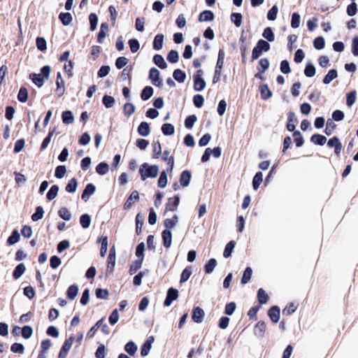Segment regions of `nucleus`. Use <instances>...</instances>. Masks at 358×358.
I'll use <instances>...</instances> for the list:
<instances>
[{
    "instance_id": "nucleus-30",
    "label": "nucleus",
    "mask_w": 358,
    "mask_h": 358,
    "mask_svg": "<svg viewBox=\"0 0 358 358\" xmlns=\"http://www.w3.org/2000/svg\"><path fill=\"white\" fill-rule=\"evenodd\" d=\"M20 234L17 229H14L12 234L8 237L7 243L8 245H12L17 243L20 240Z\"/></svg>"
},
{
    "instance_id": "nucleus-54",
    "label": "nucleus",
    "mask_w": 358,
    "mask_h": 358,
    "mask_svg": "<svg viewBox=\"0 0 358 358\" xmlns=\"http://www.w3.org/2000/svg\"><path fill=\"white\" fill-rule=\"evenodd\" d=\"M21 334L24 338L28 339L33 334V329L30 326H24L21 329Z\"/></svg>"
},
{
    "instance_id": "nucleus-56",
    "label": "nucleus",
    "mask_w": 358,
    "mask_h": 358,
    "mask_svg": "<svg viewBox=\"0 0 358 358\" xmlns=\"http://www.w3.org/2000/svg\"><path fill=\"white\" fill-rule=\"evenodd\" d=\"M197 117L195 115L188 116L185 121V126L187 129H192L196 122Z\"/></svg>"
},
{
    "instance_id": "nucleus-8",
    "label": "nucleus",
    "mask_w": 358,
    "mask_h": 358,
    "mask_svg": "<svg viewBox=\"0 0 358 358\" xmlns=\"http://www.w3.org/2000/svg\"><path fill=\"white\" fill-rule=\"evenodd\" d=\"M327 145L329 148H335V152L337 155L340 154L343 148L339 139L336 136L328 141Z\"/></svg>"
},
{
    "instance_id": "nucleus-34",
    "label": "nucleus",
    "mask_w": 358,
    "mask_h": 358,
    "mask_svg": "<svg viewBox=\"0 0 358 358\" xmlns=\"http://www.w3.org/2000/svg\"><path fill=\"white\" fill-rule=\"evenodd\" d=\"M235 245L236 243L234 241H231L229 243L227 244L223 253V256L225 258H228L231 255V253L235 248Z\"/></svg>"
},
{
    "instance_id": "nucleus-4",
    "label": "nucleus",
    "mask_w": 358,
    "mask_h": 358,
    "mask_svg": "<svg viewBox=\"0 0 358 358\" xmlns=\"http://www.w3.org/2000/svg\"><path fill=\"white\" fill-rule=\"evenodd\" d=\"M203 71L201 70H199L193 76L194 80V90L196 92L202 91L206 85V83L203 78H202Z\"/></svg>"
},
{
    "instance_id": "nucleus-44",
    "label": "nucleus",
    "mask_w": 358,
    "mask_h": 358,
    "mask_svg": "<svg viewBox=\"0 0 358 358\" xmlns=\"http://www.w3.org/2000/svg\"><path fill=\"white\" fill-rule=\"evenodd\" d=\"M43 208L41 206H38L36 209V212L31 215V220L34 222H37L43 218Z\"/></svg>"
},
{
    "instance_id": "nucleus-33",
    "label": "nucleus",
    "mask_w": 358,
    "mask_h": 358,
    "mask_svg": "<svg viewBox=\"0 0 358 358\" xmlns=\"http://www.w3.org/2000/svg\"><path fill=\"white\" fill-rule=\"evenodd\" d=\"M257 298L259 303L265 304L267 303L269 297L266 292L262 288H260L257 292Z\"/></svg>"
},
{
    "instance_id": "nucleus-23",
    "label": "nucleus",
    "mask_w": 358,
    "mask_h": 358,
    "mask_svg": "<svg viewBox=\"0 0 358 358\" xmlns=\"http://www.w3.org/2000/svg\"><path fill=\"white\" fill-rule=\"evenodd\" d=\"M56 84H57V91L59 92V95L62 96L64 94V92L65 83H64V80L62 78L61 73H59V72L57 73V75Z\"/></svg>"
},
{
    "instance_id": "nucleus-10",
    "label": "nucleus",
    "mask_w": 358,
    "mask_h": 358,
    "mask_svg": "<svg viewBox=\"0 0 358 358\" xmlns=\"http://www.w3.org/2000/svg\"><path fill=\"white\" fill-rule=\"evenodd\" d=\"M266 331V324L264 322L260 321L257 323L255 327L254 333L255 336L259 338H262L264 336Z\"/></svg>"
},
{
    "instance_id": "nucleus-64",
    "label": "nucleus",
    "mask_w": 358,
    "mask_h": 358,
    "mask_svg": "<svg viewBox=\"0 0 358 358\" xmlns=\"http://www.w3.org/2000/svg\"><path fill=\"white\" fill-rule=\"evenodd\" d=\"M96 358H105L106 357V348L104 345L100 344L95 352Z\"/></svg>"
},
{
    "instance_id": "nucleus-36",
    "label": "nucleus",
    "mask_w": 358,
    "mask_h": 358,
    "mask_svg": "<svg viewBox=\"0 0 358 358\" xmlns=\"http://www.w3.org/2000/svg\"><path fill=\"white\" fill-rule=\"evenodd\" d=\"M192 273V267L187 266L186 267L182 272L180 282L183 283L186 282L190 277Z\"/></svg>"
},
{
    "instance_id": "nucleus-40",
    "label": "nucleus",
    "mask_w": 358,
    "mask_h": 358,
    "mask_svg": "<svg viewBox=\"0 0 358 358\" xmlns=\"http://www.w3.org/2000/svg\"><path fill=\"white\" fill-rule=\"evenodd\" d=\"M78 185V182L76 178H71L67 185L66 186V191L70 193H73L76 192Z\"/></svg>"
},
{
    "instance_id": "nucleus-60",
    "label": "nucleus",
    "mask_w": 358,
    "mask_h": 358,
    "mask_svg": "<svg viewBox=\"0 0 358 358\" xmlns=\"http://www.w3.org/2000/svg\"><path fill=\"white\" fill-rule=\"evenodd\" d=\"M257 48H259L262 52H267L270 49V45L268 42L264 40H259L257 43Z\"/></svg>"
},
{
    "instance_id": "nucleus-27",
    "label": "nucleus",
    "mask_w": 358,
    "mask_h": 358,
    "mask_svg": "<svg viewBox=\"0 0 358 358\" xmlns=\"http://www.w3.org/2000/svg\"><path fill=\"white\" fill-rule=\"evenodd\" d=\"M310 141L315 144L323 145L327 141V138L320 134H314L311 136Z\"/></svg>"
},
{
    "instance_id": "nucleus-22",
    "label": "nucleus",
    "mask_w": 358,
    "mask_h": 358,
    "mask_svg": "<svg viewBox=\"0 0 358 358\" xmlns=\"http://www.w3.org/2000/svg\"><path fill=\"white\" fill-rule=\"evenodd\" d=\"M338 76L337 71L335 69H331L328 73L324 76L323 83L325 85L329 84L333 80L336 78Z\"/></svg>"
},
{
    "instance_id": "nucleus-57",
    "label": "nucleus",
    "mask_w": 358,
    "mask_h": 358,
    "mask_svg": "<svg viewBox=\"0 0 358 358\" xmlns=\"http://www.w3.org/2000/svg\"><path fill=\"white\" fill-rule=\"evenodd\" d=\"M316 70L312 64H308L304 70V74L308 78L313 77L315 75Z\"/></svg>"
},
{
    "instance_id": "nucleus-47",
    "label": "nucleus",
    "mask_w": 358,
    "mask_h": 358,
    "mask_svg": "<svg viewBox=\"0 0 358 358\" xmlns=\"http://www.w3.org/2000/svg\"><path fill=\"white\" fill-rule=\"evenodd\" d=\"M18 100L22 103H25L28 99V92L25 87H21L17 94Z\"/></svg>"
},
{
    "instance_id": "nucleus-16",
    "label": "nucleus",
    "mask_w": 358,
    "mask_h": 358,
    "mask_svg": "<svg viewBox=\"0 0 358 358\" xmlns=\"http://www.w3.org/2000/svg\"><path fill=\"white\" fill-rule=\"evenodd\" d=\"M178 222V215H175L173 216L172 218H167L164 220V224L166 227L165 230H169L171 231V229H173L177 223Z\"/></svg>"
},
{
    "instance_id": "nucleus-31",
    "label": "nucleus",
    "mask_w": 358,
    "mask_h": 358,
    "mask_svg": "<svg viewBox=\"0 0 358 358\" xmlns=\"http://www.w3.org/2000/svg\"><path fill=\"white\" fill-rule=\"evenodd\" d=\"M217 266V261L215 259H210L204 266L206 273H211Z\"/></svg>"
},
{
    "instance_id": "nucleus-9",
    "label": "nucleus",
    "mask_w": 358,
    "mask_h": 358,
    "mask_svg": "<svg viewBox=\"0 0 358 358\" xmlns=\"http://www.w3.org/2000/svg\"><path fill=\"white\" fill-rule=\"evenodd\" d=\"M163 245L166 248H169L172 243V233L169 230H164L162 233Z\"/></svg>"
},
{
    "instance_id": "nucleus-20",
    "label": "nucleus",
    "mask_w": 358,
    "mask_h": 358,
    "mask_svg": "<svg viewBox=\"0 0 358 358\" xmlns=\"http://www.w3.org/2000/svg\"><path fill=\"white\" fill-rule=\"evenodd\" d=\"M59 18L64 26L69 25L73 20L72 15L69 13H61Z\"/></svg>"
},
{
    "instance_id": "nucleus-15",
    "label": "nucleus",
    "mask_w": 358,
    "mask_h": 358,
    "mask_svg": "<svg viewBox=\"0 0 358 358\" xmlns=\"http://www.w3.org/2000/svg\"><path fill=\"white\" fill-rule=\"evenodd\" d=\"M192 175L189 171H183L180 175V182L182 187H187L189 184Z\"/></svg>"
},
{
    "instance_id": "nucleus-11",
    "label": "nucleus",
    "mask_w": 358,
    "mask_h": 358,
    "mask_svg": "<svg viewBox=\"0 0 358 358\" xmlns=\"http://www.w3.org/2000/svg\"><path fill=\"white\" fill-rule=\"evenodd\" d=\"M96 187L93 184H88L83 190L82 199L85 201H88L90 197L94 193Z\"/></svg>"
},
{
    "instance_id": "nucleus-26",
    "label": "nucleus",
    "mask_w": 358,
    "mask_h": 358,
    "mask_svg": "<svg viewBox=\"0 0 358 358\" xmlns=\"http://www.w3.org/2000/svg\"><path fill=\"white\" fill-rule=\"evenodd\" d=\"M231 20L236 27H239L243 22V15L239 13H233L231 15Z\"/></svg>"
},
{
    "instance_id": "nucleus-61",
    "label": "nucleus",
    "mask_w": 358,
    "mask_h": 358,
    "mask_svg": "<svg viewBox=\"0 0 358 358\" xmlns=\"http://www.w3.org/2000/svg\"><path fill=\"white\" fill-rule=\"evenodd\" d=\"M263 36L268 41L272 42L275 40L274 34L270 27H267L264 30Z\"/></svg>"
},
{
    "instance_id": "nucleus-37",
    "label": "nucleus",
    "mask_w": 358,
    "mask_h": 358,
    "mask_svg": "<svg viewBox=\"0 0 358 358\" xmlns=\"http://www.w3.org/2000/svg\"><path fill=\"white\" fill-rule=\"evenodd\" d=\"M169 172L166 171H163L161 172L159 180H158V186L161 188H164L167 185V173Z\"/></svg>"
},
{
    "instance_id": "nucleus-49",
    "label": "nucleus",
    "mask_w": 358,
    "mask_h": 358,
    "mask_svg": "<svg viewBox=\"0 0 358 358\" xmlns=\"http://www.w3.org/2000/svg\"><path fill=\"white\" fill-rule=\"evenodd\" d=\"M80 222L81 226L84 229L88 228L91 223L90 216L88 214H84V215H81L80 218Z\"/></svg>"
},
{
    "instance_id": "nucleus-53",
    "label": "nucleus",
    "mask_w": 358,
    "mask_h": 358,
    "mask_svg": "<svg viewBox=\"0 0 358 358\" xmlns=\"http://www.w3.org/2000/svg\"><path fill=\"white\" fill-rule=\"evenodd\" d=\"M178 59L179 55L176 50H171L167 55V60L172 64L178 62Z\"/></svg>"
},
{
    "instance_id": "nucleus-28",
    "label": "nucleus",
    "mask_w": 358,
    "mask_h": 358,
    "mask_svg": "<svg viewBox=\"0 0 358 358\" xmlns=\"http://www.w3.org/2000/svg\"><path fill=\"white\" fill-rule=\"evenodd\" d=\"M263 180V174L262 172H257L253 178L252 187L255 190H257Z\"/></svg>"
},
{
    "instance_id": "nucleus-38",
    "label": "nucleus",
    "mask_w": 358,
    "mask_h": 358,
    "mask_svg": "<svg viewBox=\"0 0 358 358\" xmlns=\"http://www.w3.org/2000/svg\"><path fill=\"white\" fill-rule=\"evenodd\" d=\"M139 199V194L136 190H134L131 192L130 196L127 200L124 206L127 208H129L133 204V200L138 201Z\"/></svg>"
},
{
    "instance_id": "nucleus-32",
    "label": "nucleus",
    "mask_w": 358,
    "mask_h": 358,
    "mask_svg": "<svg viewBox=\"0 0 358 358\" xmlns=\"http://www.w3.org/2000/svg\"><path fill=\"white\" fill-rule=\"evenodd\" d=\"M152 87L150 86H147L142 90L141 97L143 100L147 101L152 96Z\"/></svg>"
},
{
    "instance_id": "nucleus-21",
    "label": "nucleus",
    "mask_w": 358,
    "mask_h": 358,
    "mask_svg": "<svg viewBox=\"0 0 358 358\" xmlns=\"http://www.w3.org/2000/svg\"><path fill=\"white\" fill-rule=\"evenodd\" d=\"M164 44V35L158 34L155 37L153 41V48L159 50L162 48Z\"/></svg>"
},
{
    "instance_id": "nucleus-45",
    "label": "nucleus",
    "mask_w": 358,
    "mask_h": 358,
    "mask_svg": "<svg viewBox=\"0 0 358 358\" xmlns=\"http://www.w3.org/2000/svg\"><path fill=\"white\" fill-rule=\"evenodd\" d=\"M78 292V287L76 285H71L67 290V296L69 299H74Z\"/></svg>"
},
{
    "instance_id": "nucleus-50",
    "label": "nucleus",
    "mask_w": 358,
    "mask_h": 358,
    "mask_svg": "<svg viewBox=\"0 0 358 358\" xmlns=\"http://www.w3.org/2000/svg\"><path fill=\"white\" fill-rule=\"evenodd\" d=\"M129 48L131 52L135 53L138 51L140 48V44L137 39L132 38L128 41Z\"/></svg>"
},
{
    "instance_id": "nucleus-19",
    "label": "nucleus",
    "mask_w": 358,
    "mask_h": 358,
    "mask_svg": "<svg viewBox=\"0 0 358 358\" xmlns=\"http://www.w3.org/2000/svg\"><path fill=\"white\" fill-rule=\"evenodd\" d=\"M154 63L160 69H165L167 67V64L161 55H155L153 57Z\"/></svg>"
},
{
    "instance_id": "nucleus-39",
    "label": "nucleus",
    "mask_w": 358,
    "mask_h": 358,
    "mask_svg": "<svg viewBox=\"0 0 358 358\" xmlns=\"http://www.w3.org/2000/svg\"><path fill=\"white\" fill-rule=\"evenodd\" d=\"M62 117L63 122L66 124L72 123L74 120L73 115L70 110L64 111Z\"/></svg>"
},
{
    "instance_id": "nucleus-7",
    "label": "nucleus",
    "mask_w": 358,
    "mask_h": 358,
    "mask_svg": "<svg viewBox=\"0 0 358 358\" xmlns=\"http://www.w3.org/2000/svg\"><path fill=\"white\" fill-rule=\"evenodd\" d=\"M115 265V247H112L109 252V255L108 257V265H107V271L113 272L114 270V267Z\"/></svg>"
},
{
    "instance_id": "nucleus-52",
    "label": "nucleus",
    "mask_w": 358,
    "mask_h": 358,
    "mask_svg": "<svg viewBox=\"0 0 358 358\" xmlns=\"http://www.w3.org/2000/svg\"><path fill=\"white\" fill-rule=\"evenodd\" d=\"M58 214L61 218L64 220L69 221L71 219V214L66 208H62L59 210Z\"/></svg>"
},
{
    "instance_id": "nucleus-35",
    "label": "nucleus",
    "mask_w": 358,
    "mask_h": 358,
    "mask_svg": "<svg viewBox=\"0 0 358 358\" xmlns=\"http://www.w3.org/2000/svg\"><path fill=\"white\" fill-rule=\"evenodd\" d=\"M173 78L179 83H183L186 78V74L180 69H176L173 73Z\"/></svg>"
},
{
    "instance_id": "nucleus-42",
    "label": "nucleus",
    "mask_w": 358,
    "mask_h": 358,
    "mask_svg": "<svg viewBox=\"0 0 358 358\" xmlns=\"http://www.w3.org/2000/svg\"><path fill=\"white\" fill-rule=\"evenodd\" d=\"M162 131L166 136H170L174 134V127L169 123L164 124L162 127Z\"/></svg>"
},
{
    "instance_id": "nucleus-12",
    "label": "nucleus",
    "mask_w": 358,
    "mask_h": 358,
    "mask_svg": "<svg viewBox=\"0 0 358 358\" xmlns=\"http://www.w3.org/2000/svg\"><path fill=\"white\" fill-rule=\"evenodd\" d=\"M204 317V311L199 307L194 308L192 312V318L194 322L196 323H201L203 321Z\"/></svg>"
},
{
    "instance_id": "nucleus-62",
    "label": "nucleus",
    "mask_w": 358,
    "mask_h": 358,
    "mask_svg": "<svg viewBox=\"0 0 358 358\" xmlns=\"http://www.w3.org/2000/svg\"><path fill=\"white\" fill-rule=\"evenodd\" d=\"M300 21H301V17H300V15L296 13H294L292 15V20H291V26L292 28H298L300 25Z\"/></svg>"
},
{
    "instance_id": "nucleus-48",
    "label": "nucleus",
    "mask_w": 358,
    "mask_h": 358,
    "mask_svg": "<svg viewBox=\"0 0 358 358\" xmlns=\"http://www.w3.org/2000/svg\"><path fill=\"white\" fill-rule=\"evenodd\" d=\"M58 192L59 187L56 185H52L47 194V199L50 201L54 199L57 196Z\"/></svg>"
},
{
    "instance_id": "nucleus-5",
    "label": "nucleus",
    "mask_w": 358,
    "mask_h": 358,
    "mask_svg": "<svg viewBox=\"0 0 358 358\" xmlns=\"http://www.w3.org/2000/svg\"><path fill=\"white\" fill-rule=\"evenodd\" d=\"M149 78L155 86H162L163 84L162 80L160 79V72L156 68H152L149 72Z\"/></svg>"
},
{
    "instance_id": "nucleus-55",
    "label": "nucleus",
    "mask_w": 358,
    "mask_h": 358,
    "mask_svg": "<svg viewBox=\"0 0 358 358\" xmlns=\"http://www.w3.org/2000/svg\"><path fill=\"white\" fill-rule=\"evenodd\" d=\"M123 110L124 115L129 117L135 112V106L131 103H127L124 104Z\"/></svg>"
},
{
    "instance_id": "nucleus-59",
    "label": "nucleus",
    "mask_w": 358,
    "mask_h": 358,
    "mask_svg": "<svg viewBox=\"0 0 358 358\" xmlns=\"http://www.w3.org/2000/svg\"><path fill=\"white\" fill-rule=\"evenodd\" d=\"M356 99V91H352L350 93L347 94V106L348 107L352 106L355 103Z\"/></svg>"
},
{
    "instance_id": "nucleus-3",
    "label": "nucleus",
    "mask_w": 358,
    "mask_h": 358,
    "mask_svg": "<svg viewBox=\"0 0 358 358\" xmlns=\"http://www.w3.org/2000/svg\"><path fill=\"white\" fill-rule=\"evenodd\" d=\"M225 53L223 50H220L218 52L217 61L215 66V74L213 78V83L214 84L217 83L221 76L222 69L224 65Z\"/></svg>"
},
{
    "instance_id": "nucleus-24",
    "label": "nucleus",
    "mask_w": 358,
    "mask_h": 358,
    "mask_svg": "<svg viewBox=\"0 0 358 358\" xmlns=\"http://www.w3.org/2000/svg\"><path fill=\"white\" fill-rule=\"evenodd\" d=\"M109 171V165L106 162L99 163L96 167V171L99 175H106Z\"/></svg>"
},
{
    "instance_id": "nucleus-17",
    "label": "nucleus",
    "mask_w": 358,
    "mask_h": 358,
    "mask_svg": "<svg viewBox=\"0 0 358 358\" xmlns=\"http://www.w3.org/2000/svg\"><path fill=\"white\" fill-rule=\"evenodd\" d=\"M138 132L142 136H148L150 133L149 124L145 122H141L138 127Z\"/></svg>"
},
{
    "instance_id": "nucleus-6",
    "label": "nucleus",
    "mask_w": 358,
    "mask_h": 358,
    "mask_svg": "<svg viewBox=\"0 0 358 358\" xmlns=\"http://www.w3.org/2000/svg\"><path fill=\"white\" fill-rule=\"evenodd\" d=\"M178 298V291L174 288L169 289L167 292V295L166 299L164 301L165 306H170L173 301L176 300Z\"/></svg>"
},
{
    "instance_id": "nucleus-41",
    "label": "nucleus",
    "mask_w": 358,
    "mask_h": 358,
    "mask_svg": "<svg viewBox=\"0 0 358 358\" xmlns=\"http://www.w3.org/2000/svg\"><path fill=\"white\" fill-rule=\"evenodd\" d=\"M125 351L130 355H134L137 351V345L132 341L127 343L124 346Z\"/></svg>"
},
{
    "instance_id": "nucleus-18",
    "label": "nucleus",
    "mask_w": 358,
    "mask_h": 358,
    "mask_svg": "<svg viewBox=\"0 0 358 358\" xmlns=\"http://www.w3.org/2000/svg\"><path fill=\"white\" fill-rule=\"evenodd\" d=\"M199 20L200 22H208L214 20V14L210 10H204L199 15Z\"/></svg>"
},
{
    "instance_id": "nucleus-2",
    "label": "nucleus",
    "mask_w": 358,
    "mask_h": 358,
    "mask_svg": "<svg viewBox=\"0 0 358 358\" xmlns=\"http://www.w3.org/2000/svg\"><path fill=\"white\" fill-rule=\"evenodd\" d=\"M50 73V67L49 66H43L41 70V73H31L29 78L35 85L41 87L43 85L45 80H48Z\"/></svg>"
},
{
    "instance_id": "nucleus-51",
    "label": "nucleus",
    "mask_w": 358,
    "mask_h": 358,
    "mask_svg": "<svg viewBox=\"0 0 358 358\" xmlns=\"http://www.w3.org/2000/svg\"><path fill=\"white\" fill-rule=\"evenodd\" d=\"M336 125V124L334 122L333 120L331 119H328L327 121V125H326V128H325V134L327 135V136H330L334 130L335 129Z\"/></svg>"
},
{
    "instance_id": "nucleus-13",
    "label": "nucleus",
    "mask_w": 358,
    "mask_h": 358,
    "mask_svg": "<svg viewBox=\"0 0 358 358\" xmlns=\"http://www.w3.org/2000/svg\"><path fill=\"white\" fill-rule=\"evenodd\" d=\"M270 319L275 323L278 322L280 319V308L278 306L271 307L268 312Z\"/></svg>"
},
{
    "instance_id": "nucleus-14",
    "label": "nucleus",
    "mask_w": 358,
    "mask_h": 358,
    "mask_svg": "<svg viewBox=\"0 0 358 358\" xmlns=\"http://www.w3.org/2000/svg\"><path fill=\"white\" fill-rule=\"evenodd\" d=\"M180 202V197L178 196H176L173 198H171L169 199V202L166 205V210L174 211L176 210Z\"/></svg>"
},
{
    "instance_id": "nucleus-46",
    "label": "nucleus",
    "mask_w": 358,
    "mask_h": 358,
    "mask_svg": "<svg viewBox=\"0 0 358 358\" xmlns=\"http://www.w3.org/2000/svg\"><path fill=\"white\" fill-rule=\"evenodd\" d=\"M252 270L250 267H247L243 273L242 279H241V283L242 284H246L248 283L252 277Z\"/></svg>"
},
{
    "instance_id": "nucleus-43",
    "label": "nucleus",
    "mask_w": 358,
    "mask_h": 358,
    "mask_svg": "<svg viewBox=\"0 0 358 358\" xmlns=\"http://www.w3.org/2000/svg\"><path fill=\"white\" fill-rule=\"evenodd\" d=\"M260 94H261L262 99L264 100H266V99H269L272 95V92L268 89L267 85H264L261 87Z\"/></svg>"
},
{
    "instance_id": "nucleus-1",
    "label": "nucleus",
    "mask_w": 358,
    "mask_h": 358,
    "mask_svg": "<svg viewBox=\"0 0 358 358\" xmlns=\"http://www.w3.org/2000/svg\"><path fill=\"white\" fill-rule=\"evenodd\" d=\"M159 166L157 165H150L148 163H143L139 168V173L142 180L148 178H155L159 173Z\"/></svg>"
},
{
    "instance_id": "nucleus-58",
    "label": "nucleus",
    "mask_w": 358,
    "mask_h": 358,
    "mask_svg": "<svg viewBox=\"0 0 358 358\" xmlns=\"http://www.w3.org/2000/svg\"><path fill=\"white\" fill-rule=\"evenodd\" d=\"M294 141L297 147H301L303 144V138L299 131H296L293 134Z\"/></svg>"
},
{
    "instance_id": "nucleus-63",
    "label": "nucleus",
    "mask_w": 358,
    "mask_h": 358,
    "mask_svg": "<svg viewBox=\"0 0 358 358\" xmlns=\"http://www.w3.org/2000/svg\"><path fill=\"white\" fill-rule=\"evenodd\" d=\"M115 101V99L113 96L105 95L103 97V103L107 108L113 107Z\"/></svg>"
},
{
    "instance_id": "nucleus-29",
    "label": "nucleus",
    "mask_w": 358,
    "mask_h": 358,
    "mask_svg": "<svg viewBox=\"0 0 358 358\" xmlns=\"http://www.w3.org/2000/svg\"><path fill=\"white\" fill-rule=\"evenodd\" d=\"M101 243L100 255L104 257L108 250V238L106 236L101 237L99 241Z\"/></svg>"
},
{
    "instance_id": "nucleus-25",
    "label": "nucleus",
    "mask_w": 358,
    "mask_h": 358,
    "mask_svg": "<svg viewBox=\"0 0 358 358\" xmlns=\"http://www.w3.org/2000/svg\"><path fill=\"white\" fill-rule=\"evenodd\" d=\"M25 270H26V267L24 264H18L15 267V268L13 271V278L15 279L20 278L24 274V273L25 272Z\"/></svg>"
}]
</instances>
